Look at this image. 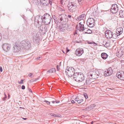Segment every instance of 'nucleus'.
<instances>
[{"mask_svg":"<svg viewBox=\"0 0 124 124\" xmlns=\"http://www.w3.org/2000/svg\"><path fill=\"white\" fill-rule=\"evenodd\" d=\"M40 28V30H39V32H38L37 33H33L32 34L33 39L34 43L38 45L40 40V33L42 34H44L47 31L46 27L45 24L41 25Z\"/></svg>","mask_w":124,"mask_h":124,"instance_id":"obj_1","label":"nucleus"},{"mask_svg":"<svg viewBox=\"0 0 124 124\" xmlns=\"http://www.w3.org/2000/svg\"><path fill=\"white\" fill-rule=\"evenodd\" d=\"M73 79L77 82H81L84 79V77L83 73L81 72H77L74 73Z\"/></svg>","mask_w":124,"mask_h":124,"instance_id":"obj_2","label":"nucleus"},{"mask_svg":"<svg viewBox=\"0 0 124 124\" xmlns=\"http://www.w3.org/2000/svg\"><path fill=\"white\" fill-rule=\"evenodd\" d=\"M100 75L99 72L97 70L90 71L88 73L89 78L92 79H96Z\"/></svg>","mask_w":124,"mask_h":124,"instance_id":"obj_3","label":"nucleus"},{"mask_svg":"<svg viewBox=\"0 0 124 124\" xmlns=\"http://www.w3.org/2000/svg\"><path fill=\"white\" fill-rule=\"evenodd\" d=\"M22 47L24 49H29L31 47L30 42L27 40H24L21 42Z\"/></svg>","mask_w":124,"mask_h":124,"instance_id":"obj_4","label":"nucleus"},{"mask_svg":"<svg viewBox=\"0 0 124 124\" xmlns=\"http://www.w3.org/2000/svg\"><path fill=\"white\" fill-rule=\"evenodd\" d=\"M74 72L75 69L73 67H67L65 70V72L67 76L71 77L74 75Z\"/></svg>","mask_w":124,"mask_h":124,"instance_id":"obj_5","label":"nucleus"},{"mask_svg":"<svg viewBox=\"0 0 124 124\" xmlns=\"http://www.w3.org/2000/svg\"><path fill=\"white\" fill-rule=\"evenodd\" d=\"M60 19L59 21H58V22L56 20L55 21V23H62L64 22H66L68 21L67 19L66 18V16L64 14H62L60 15L59 16Z\"/></svg>","mask_w":124,"mask_h":124,"instance_id":"obj_6","label":"nucleus"},{"mask_svg":"<svg viewBox=\"0 0 124 124\" xmlns=\"http://www.w3.org/2000/svg\"><path fill=\"white\" fill-rule=\"evenodd\" d=\"M119 9L118 6L116 4L112 5L111 9V13L115 14L117 12Z\"/></svg>","mask_w":124,"mask_h":124,"instance_id":"obj_7","label":"nucleus"},{"mask_svg":"<svg viewBox=\"0 0 124 124\" xmlns=\"http://www.w3.org/2000/svg\"><path fill=\"white\" fill-rule=\"evenodd\" d=\"M68 27L67 24H61L59 26V29L60 31H64L67 30Z\"/></svg>","mask_w":124,"mask_h":124,"instance_id":"obj_8","label":"nucleus"},{"mask_svg":"<svg viewBox=\"0 0 124 124\" xmlns=\"http://www.w3.org/2000/svg\"><path fill=\"white\" fill-rule=\"evenodd\" d=\"M113 73V71L111 67H109L104 72V75L105 76H108L111 75Z\"/></svg>","mask_w":124,"mask_h":124,"instance_id":"obj_9","label":"nucleus"},{"mask_svg":"<svg viewBox=\"0 0 124 124\" xmlns=\"http://www.w3.org/2000/svg\"><path fill=\"white\" fill-rule=\"evenodd\" d=\"M34 21L35 23H42L44 22V20L42 19L41 16L38 15L35 17Z\"/></svg>","mask_w":124,"mask_h":124,"instance_id":"obj_10","label":"nucleus"},{"mask_svg":"<svg viewBox=\"0 0 124 124\" xmlns=\"http://www.w3.org/2000/svg\"><path fill=\"white\" fill-rule=\"evenodd\" d=\"M113 32L110 30H107L105 32V35L107 39H110L112 38Z\"/></svg>","mask_w":124,"mask_h":124,"instance_id":"obj_11","label":"nucleus"},{"mask_svg":"<svg viewBox=\"0 0 124 124\" xmlns=\"http://www.w3.org/2000/svg\"><path fill=\"white\" fill-rule=\"evenodd\" d=\"M84 51L83 48H78L75 51V54L77 56H80L84 53Z\"/></svg>","mask_w":124,"mask_h":124,"instance_id":"obj_12","label":"nucleus"},{"mask_svg":"<svg viewBox=\"0 0 124 124\" xmlns=\"http://www.w3.org/2000/svg\"><path fill=\"white\" fill-rule=\"evenodd\" d=\"M21 49L20 45L18 44H16L13 47V51L15 53L19 51Z\"/></svg>","mask_w":124,"mask_h":124,"instance_id":"obj_13","label":"nucleus"},{"mask_svg":"<svg viewBox=\"0 0 124 124\" xmlns=\"http://www.w3.org/2000/svg\"><path fill=\"white\" fill-rule=\"evenodd\" d=\"M117 77L120 80L124 81V72L120 71L119 72L116 74Z\"/></svg>","mask_w":124,"mask_h":124,"instance_id":"obj_14","label":"nucleus"},{"mask_svg":"<svg viewBox=\"0 0 124 124\" xmlns=\"http://www.w3.org/2000/svg\"><path fill=\"white\" fill-rule=\"evenodd\" d=\"M2 48L5 51L7 52L10 48V46L8 44H3L2 46Z\"/></svg>","mask_w":124,"mask_h":124,"instance_id":"obj_15","label":"nucleus"},{"mask_svg":"<svg viewBox=\"0 0 124 124\" xmlns=\"http://www.w3.org/2000/svg\"><path fill=\"white\" fill-rule=\"evenodd\" d=\"M76 27L78 30L80 31H83L85 29L84 28V25L81 24H79L77 25Z\"/></svg>","mask_w":124,"mask_h":124,"instance_id":"obj_16","label":"nucleus"},{"mask_svg":"<svg viewBox=\"0 0 124 124\" xmlns=\"http://www.w3.org/2000/svg\"><path fill=\"white\" fill-rule=\"evenodd\" d=\"M93 81L92 79L89 77L87 78L85 80V82L84 83L83 85H86L90 84Z\"/></svg>","mask_w":124,"mask_h":124,"instance_id":"obj_17","label":"nucleus"},{"mask_svg":"<svg viewBox=\"0 0 124 124\" xmlns=\"http://www.w3.org/2000/svg\"><path fill=\"white\" fill-rule=\"evenodd\" d=\"M68 9L71 12H72L75 11V8L76 6H68Z\"/></svg>","mask_w":124,"mask_h":124,"instance_id":"obj_18","label":"nucleus"},{"mask_svg":"<svg viewBox=\"0 0 124 124\" xmlns=\"http://www.w3.org/2000/svg\"><path fill=\"white\" fill-rule=\"evenodd\" d=\"M40 2L41 4L45 6H47L48 5L49 3L51 4V2H49V0H43L42 1H41Z\"/></svg>","mask_w":124,"mask_h":124,"instance_id":"obj_19","label":"nucleus"},{"mask_svg":"<svg viewBox=\"0 0 124 124\" xmlns=\"http://www.w3.org/2000/svg\"><path fill=\"white\" fill-rule=\"evenodd\" d=\"M116 31L118 35H120L123 32V28L121 27L118 28L116 29Z\"/></svg>","mask_w":124,"mask_h":124,"instance_id":"obj_20","label":"nucleus"},{"mask_svg":"<svg viewBox=\"0 0 124 124\" xmlns=\"http://www.w3.org/2000/svg\"><path fill=\"white\" fill-rule=\"evenodd\" d=\"M95 106L96 105L95 104H93L91 105L90 106L87 107L86 109L88 111H89L94 108Z\"/></svg>","mask_w":124,"mask_h":124,"instance_id":"obj_21","label":"nucleus"},{"mask_svg":"<svg viewBox=\"0 0 124 124\" xmlns=\"http://www.w3.org/2000/svg\"><path fill=\"white\" fill-rule=\"evenodd\" d=\"M94 22V19L93 18H90L88 19L86 23H93Z\"/></svg>","mask_w":124,"mask_h":124,"instance_id":"obj_22","label":"nucleus"},{"mask_svg":"<svg viewBox=\"0 0 124 124\" xmlns=\"http://www.w3.org/2000/svg\"><path fill=\"white\" fill-rule=\"evenodd\" d=\"M108 55L106 53H103L101 54V56L102 58L104 59H106L108 57Z\"/></svg>","mask_w":124,"mask_h":124,"instance_id":"obj_23","label":"nucleus"},{"mask_svg":"<svg viewBox=\"0 0 124 124\" xmlns=\"http://www.w3.org/2000/svg\"><path fill=\"white\" fill-rule=\"evenodd\" d=\"M85 16V14H83L80 15L77 18V20L78 21L80 20H83L84 17Z\"/></svg>","mask_w":124,"mask_h":124,"instance_id":"obj_24","label":"nucleus"},{"mask_svg":"<svg viewBox=\"0 0 124 124\" xmlns=\"http://www.w3.org/2000/svg\"><path fill=\"white\" fill-rule=\"evenodd\" d=\"M48 18H51V16L50 15L48 14H45L44 16L43 17V20H44L45 19H48Z\"/></svg>","mask_w":124,"mask_h":124,"instance_id":"obj_25","label":"nucleus"},{"mask_svg":"<svg viewBox=\"0 0 124 124\" xmlns=\"http://www.w3.org/2000/svg\"><path fill=\"white\" fill-rule=\"evenodd\" d=\"M119 15L121 17H124V10H121L119 12Z\"/></svg>","mask_w":124,"mask_h":124,"instance_id":"obj_26","label":"nucleus"},{"mask_svg":"<svg viewBox=\"0 0 124 124\" xmlns=\"http://www.w3.org/2000/svg\"><path fill=\"white\" fill-rule=\"evenodd\" d=\"M51 18H48V19H45L44 20L43 23H50L51 21Z\"/></svg>","mask_w":124,"mask_h":124,"instance_id":"obj_27","label":"nucleus"},{"mask_svg":"<svg viewBox=\"0 0 124 124\" xmlns=\"http://www.w3.org/2000/svg\"><path fill=\"white\" fill-rule=\"evenodd\" d=\"M122 52L121 51L119 50L118 51L117 53V55L118 57H121L122 55Z\"/></svg>","mask_w":124,"mask_h":124,"instance_id":"obj_28","label":"nucleus"},{"mask_svg":"<svg viewBox=\"0 0 124 124\" xmlns=\"http://www.w3.org/2000/svg\"><path fill=\"white\" fill-rule=\"evenodd\" d=\"M112 35L113 37H113L114 39H116L117 38L118 36H119L120 35H118V34L116 33H116H114L113 34V33Z\"/></svg>","mask_w":124,"mask_h":124,"instance_id":"obj_29","label":"nucleus"},{"mask_svg":"<svg viewBox=\"0 0 124 124\" xmlns=\"http://www.w3.org/2000/svg\"><path fill=\"white\" fill-rule=\"evenodd\" d=\"M54 71V68H52L49 70L47 72V73L48 74L49 73H53Z\"/></svg>","mask_w":124,"mask_h":124,"instance_id":"obj_30","label":"nucleus"},{"mask_svg":"<svg viewBox=\"0 0 124 124\" xmlns=\"http://www.w3.org/2000/svg\"><path fill=\"white\" fill-rule=\"evenodd\" d=\"M61 62H60L57 65L56 67V70H57L58 71L60 69V68L59 67L61 66Z\"/></svg>","mask_w":124,"mask_h":124,"instance_id":"obj_31","label":"nucleus"},{"mask_svg":"<svg viewBox=\"0 0 124 124\" xmlns=\"http://www.w3.org/2000/svg\"><path fill=\"white\" fill-rule=\"evenodd\" d=\"M86 30H86V31L85 32V33H87V34H91L92 33V31H91L90 30H88V29H86Z\"/></svg>","mask_w":124,"mask_h":124,"instance_id":"obj_32","label":"nucleus"},{"mask_svg":"<svg viewBox=\"0 0 124 124\" xmlns=\"http://www.w3.org/2000/svg\"><path fill=\"white\" fill-rule=\"evenodd\" d=\"M87 25L90 27H93L94 25V24H86Z\"/></svg>","mask_w":124,"mask_h":124,"instance_id":"obj_33","label":"nucleus"},{"mask_svg":"<svg viewBox=\"0 0 124 124\" xmlns=\"http://www.w3.org/2000/svg\"><path fill=\"white\" fill-rule=\"evenodd\" d=\"M39 78H37L35 79H33L30 80L31 82H34L36 81Z\"/></svg>","mask_w":124,"mask_h":124,"instance_id":"obj_34","label":"nucleus"},{"mask_svg":"<svg viewBox=\"0 0 124 124\" xmlns=\"http://www.w3.org/2000/svg\"><path fill=\"white\" fill-rule=\"evenodd\" d=\"M83 101V99H79L77 100V102L78 103H80Z\"/></svg>","mask_w":124,"mask_h":124,"instance_id":"obj_35","label":"nucleus"},{"mask_svg":"<svg viewBox=\"0 0 124 124\" xmlns=\"http://www.w3.org/2000/svg\"><path fill=\"white\" fill-rule=\"evenodd\" d=\"M68 5V6H70H70L71 5V6H73V5L76 6V4H74V3L73 2H72L71 3H70Z\"/></svg>","mask_w":124,"mask_h":124,"instance_id":"obj_36","label":"nucleus"},{"mask_svg":"<svg viewBox=\"0 0 124 124\" xmlns=\"http://www.w3.org/2000/svg\"><path fill=\"white\" fill-rule=\"evenodd\" d=\"M84 95L85 99H87L88 98V96L86 93H84Z\"/></svg>","mask_w":124,"mask_h":124,"instance_id":"obj_37","label":"nucleus"},{"mask_svg":"<svg viewBox=\"0 0 124 124\" xmlns=\"http://www.w3.org/2000/svg\"><path fill=\"white\" fill-rule=\"evenodd\" d=\"M42 57V56H39L38 57L36 58V59L37 60H39L41 59V58Z\"/></svg>","mask_w":124,"mask_h":124,"instance_id":"obj_38","label":"nucleus"},{"mask_svg":"<svg viewBox=\"0 0 124 124\" xmlns=\"http://www.w3.org/2000/svg\"><path fill=\"white\" fill-rule=\"evenodd\" d=\"M55 117H61V116L60 115H56L55 114Z\"/></svg>","mask_w":124,"mask_h":124,"instance_id":"obj_39","label":"nucleus"},{"mask_svg":"<svg viewBox=\"0 0 124 124\" xmlns=\"http://www.w3.org/2000/svg\"><path fill=\"white\" fill-rule=\"evenodd\" d=\"M32 75H33V73H30L28 75V76L30 77H31V78H33L34 77H32Z\"/></svg>","mask_w":124,"mask_h":124,"instance_id":"obj_40","label":"nucleus"},{"mask_svg":"<svg viewBox=\"0 0 124 124\" xmlns=\"http://www.w3.org/2000/svg\"><path fill=\"white\" fill-rule=\"evenodd\" d=\"M23 79H22L21 80L20 82L19 81H18V82L19 84H22L23 83Z\"/></svg>","mask_w":124,"mask_h":124,"instance_id":"obj_41","label":"nucleus"},{"mask_svg":"<svg viewBox=\"0 0 124 124\" xmlns=\"http://www.w3.org/2000/svg\"><path fill=\"white\" fill-rule=\"evenodd\" d=\"M44 101L45 102L47 103L48 104H49L50 103V102L46 100H45Z\"/></svg>","mask_w":124,"mask_h":124,"instance_id":"obj_42","label":"nucleus"},{"mask_svg":"<svg viewBox=\"0 0 124 124\" xmlns=\"http://www.w3.org/2000/svg\"><path fill=\"white\" fill-rule=\"evenodd\" d=\"M25 86L24 85H22V86L21 87V88L22 89L24 90V89H25Z\"/></svg>","mask_w":124,"mask_h":124,"instance_id":"obj_43","label":"nucleus"},{"mask_svg":"<svg viewBox=\"0 0 124 124\" xmlns=\"http://www.w3.org/2000/svg\"><path fill=\"white\" fill-rule=\"evenodd\" d=\"M66 51H65L66 53H67L68 52H69L70 51V50L68 49V47H66Z\"/></svg>","mask_w":124,"mask_h":124,"instance_id":"obj_44","label":"nucleus"},{"mask_svg":"<svg viewBox=\"0 0 124 124\" xmlns=\"http://www.w3.org/2000/svg\"><path fill=\"white\" fill-rule=\"evenodd\" d=\"M109 46V43H107V42H106L105 43V45H104V46Z\"/></svg>","mask_w":124,"mask_h":124,"instance_id":"obj_45","label":"nucleus"},{"mask_svg":"<svg viewBox=\"0 0 124 124\" xmlns=\"http://www.w3.org/2000/svg\"><path fill=\"white\" fill-rule=\"evenodd\" d=\"M63 0H60V2L61 4H63Z\"/></svg>","mask_w":124,"mask_h":124,"instance_id":"obj_46","label":"nucleus"},{"mask_svg":"<svg viewBox=\"0 0 124 124\" xmlns=\"http://www.w3.org/2000/svg\"><path fill=\"white\" fill-rule=\"evenodd\" d=\"M79 99V98H78V97H76V98L75 99V100L76 101H77Z\"/></svg>","mask_w":124,"mask_h":124,"instance_id":"obj_47","label":"nucleus"},{"mask_svg":"<svg viewBox=\"0 0 124 124\" xmlns=\"http://www.w3.org/2000/svg\"><path fill=\"white\" fill-rule=\"evenodd\" d=\"M7 98V97H3L2 99V100L3 101H4Z\"/></svg>","mask_w":124,"mask_h":124,"instance_id":"obj_48","label":"nucleus"},{"mask_svg":"<svg viewBox=\"0 0 124 124\" xmlns=\"http://www.w3.org/2000/svg\"><path fill=\"white\" fill-rule=\"evenodd\" d=\"M0 71L1 72H2V68L1 67H0Z\"/></svg>","mask_w":124,"mask_h":124,"instance_id":"obj_49","label":"nucleus"},{"mask_svg":"<svg viewBox=\"0 0 124 124\" xmlns=\"http://www.w3.org/2000/svg\"><path fill=\"white\" fill-rule=\"evenodd\" d=\"M71 102L72 104L74 103H75L74 101L73 100H72L71 101Z\"/></svg>","mask_w":124,"mask_h":124,"instance_id":"obj_50","label":"nucleus"},{"mask_svg":"<svg viewBox=\"0 0 124 124\" xmlns=\"http://www.w3.org/2000/svg\"><path fill=\"white\" fill-rule=\"evenodd\" d=\"M77 34V32L76 31L74 32L73 34L74 35H75L76 34Z\"/></svg>","mask_w":124,"mask_h":124,"instance_id":"obj_51","label":"nucleus"},{"mask_svg":"<svg viewBox=\"0 0 124 124\" xmlns=\"http://www.w3.org/2000/svg\"><path fill=\"white\" fill-rule=\"evenodd\" d=\"M68 17L70 18L71 17V15H68Z\"/></svg>","mask_w":124,"mask_h":124,"instance_id":"obj_52","label":"nucleus"},{"mask_svg":"<svg viewBox=\"0 0 124 124\" xmlns=\"http://www.w3.org/2000/svg\"><path fill=\"white\" fill-rule=\"evenodd\" d=\"M55 101L56 103H59L60 102V101Z\"/></svg>","mask_w":124,"mask_h":124,"instance_id":"obj_53","label":"nucleus"},{"mask_svg":"<svg viewBox=\"0 0 124 124\" xmlns=\"http://www.w3.org/2000/svg\"><path fill=\"white\" fill-rule=\"evenodd\" d=\"M1 38V34L0 33V40Z\"/></svg>","mask_w":124,"mask_h":124,"instance_id":"obj_54","label":"nucleus"},{"mask_svg":"<svg viewBox=\"0 0 124 124\" xmlns=\"http://www.w3.org/2000/svg\"><path fill=\"white\" fill-rule=\"evenodd\" d=\"M62 51V52H63V53H64V54H65V52H64V50H63Z\"/></svg>","mask_w":124,"mask_h":124,"instance_id":"obj_55","label":"nucleus"},{"mask_svg":"<svg viewBox=\"0 0 124 124\" xmlns=\"http://www.w3.org/2000/svg\"><path fill=\"white\" fill-rule=\"evenodd\" d=\"M78 1L80 2L81 1L83 0H78Z\"/></svg>","mask_w":124,"mask_h":124,"instance_id":"obj_56","label":"nucleus"},{"mask_svg":"<svg viewBox=\"0 0 124 124\" xmlns=\"http://www.w3.org/2000/svg\"><path fill=\"white\" fill-rule=\"evenodd\" d=\"M4 95L5 96V97H7L6 95V94H5V93H4Z\"/></svg>","mask_w":124,"mask_h":124,"instance_id":"obj_57","label":"nucleus"},{"mask_svg":"<svg viewBox=\"0 0 124 124\" xmlns=\"http://www.w3.org/2000/svg\"><path fill=\"white\" fill-rule=\"evenodd\" d=\"M93 121H92V122H91V124H93Z\"/></svg>","mask_w":124,"mask_h":124,"instance_id":"obj_58","label":"nucleus"},{"mask_svg":"<svg viewBox=\"0 0 124 124\" xmlns=\"http://www.w3.org/2000/svg\"><path fill=\"white\" fill-rule=\"evenodd\" d=\"M23 119H24V120H26V118H23Z\"/></svg>","mask_w":124,"mask_h":124,"instance_id":"obj_59","label":"nucleus"},{"mask_svg":"<svg viewBox=\"0 0 124 124\" xmlns=\"http://www.w3.org/2000/svg\"><path fill=\"white\" fill-rule=\"evenodd\" d=\"M122 23H124V20L123 21Z\"/></svg>","mask_w":124,"mask_h":124,"instance_id":"obj_60","label":"nucleus"},{"mask_svg":"<svg viewBox=\"0 0 124 124\" xmlns=\"http://www.w3.org/2000/svg\"><path fill=\"white\" fill-rule=\"evenodd\" d=\"M52 102L53 103H54V101H52Z\"/></svg>","mask_w":124,"mask_h":124,"instance_id":"obj_61","label":"nucleus"},{"mask_svg":"<svg viewBox=\"0 0 124 124\" xmlns=\"http://www.w3.org/2000/svg\"><path fill=\"white\" fill-rule=\"evenodd\" d=\"M8 97H9L10 96V95L9 94H8Z\"/></svg>","mask_w":124,"mask_h":124,"instance_id":"obj_62","label":"nucleus"},{"mask_svg":"<svg viewBox=\"0 0 124 124\" xmlns=\"http://www.w3.org/2000/svg\"><path fill=\"white\" fill-rule=\"evenodd\" d=\"M31 91V90L30 89V90H29V91Z\"/></svg>","mask_w":124,"mask_h":124,"instance_id":"obj_63","label":"nucleus"},{"mask_svg":"<svg viewBox=\"0 0 124 124\" xmlns=\"http://www.w3.org/2000/svg\"><path fill=\"white\" fill-rule=\"evenodd\" d=\"M31 91V90L30 89V90H29V91Z\"/></svg>","mask_w":124,"mask_h":124,"instance_id":"obj_64","label":"nucleus"}]
</instances>
